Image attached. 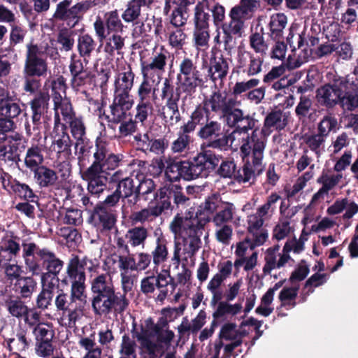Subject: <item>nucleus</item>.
<instances>
[{
  "instance_id": "obj_24",
  "label": "nucleus",
  "mask_w": 358,
  "mask_h": 358,
  "mask_svg": "<svg viewBox=\"0 0 358 358\" xmlns=\"http://www.w3.org/2000/svg\"><path fill=\"white\" fill-rule=\"evenodd\" d=\"M263 62V57L255 56L250 51L238 49L237 67L248 76H252L261 72Z\"/></svg>"
},
{
  "instance_id": "obj_12",
  "label": "nucleus",
  "mask_w": 358,
  "mask_h": 358,
  "mask_svg": "<svg viewBox=\"0 0 358 358\" xmlns=\"http://www.w3.org/2000/svg\"><path fill=\"white\" fill-rule=\"evenodd\" d=\"M200 125L197 136L205 141L206 146L214 149L225 150L228 146L229 137L224 133L222 124L213 120L212 117H204L203 120L196 123Z\"/></svg>"
},
{
  "instance_id": "obj_23",
  "label": "nucleus",
  "mask_w": 358,
  "mask_h": 358,
  "mask_svg": "<svg viewBox=\"0 0 358 358\" xmlns=\"http://www.w3.org/2000/svg\"><path fill=\"white\" fill-rule=\"evenodd\" d=\"M225 122L229 127L234 128V133L248 134L249 130L255 129L257 120L250 115H245L243 110L236 106Z\"/></svg>"
},
{
  "instance_id": "obj_27",
  "label": "nucleus",
  "mask_w": 358,
  "mask_h": 358,
  "mask_svg": "<svg viewBox=\"0 0 358 358\" xmlns=\"http://www.w3.org/2000/svg\"><path fill=\"white\" fill-rule=\"evenodd\" d=\"M50 95L44 91H39L29 101L31 110V120L34 129H38L41 124L42 116L48 113L49 108Z\"/></svg>"
},
{
  "instance_id": "obj_25",
  "label": "nucleus",
  "mask_w": 358,
  "mask_h": 358,
  "mask_svg": "<svg viewBox=\"0 0 358 358\" xmlns=\"http://www.w3.org/2000/svg\"><path fill=\"white\" fill-rule=\"evenodd\" d=\"M341 96L338 105L348 110H354L358 107V86L346 78H340Z\"/></svg>"
},
{
  "instance_id": "obj_19",
  "label": "nucleus",
  "mask_w": 358,
  "mask_h": 358,
  "mask_svg": "<svg viewBox=\"0 0 358 358\" xmlns=\"http://www.w3.org/2000/svg\"><path fill=\"white\" fill-rule=\"evenodd\" d=\"M199 122L192 115L190 120L180 127L177 138L171 143V150L174 153H181L189 150L194 142L193 133Z\"/></svg>"
},
{
  "instance_id": "obj_8",
  "label": "nucleus",
  "mask_w": 358,
  "mask_h": 358,
  "mask_svg": "<svg viewBox=\"0 0 358 358\" xmlns=\"http://www.w3.org/2000/svg\"><path fill=\"white\" fill-rule=\"evenodd\" d=\"M266 142L264 129L259 128L253 129L251 134H246V136L241 139L240 152L243 161L249 160L248 157L251 155L250 165L256 171V175H261L264 170L262 160Z\"/></svg>"
},
{
  "instance_id": "obj_58",
  "label": "nucleus",
  "mask_w": 358,
  "mask_h": 358,
  "mask_svg": "<svg viewBox=\"0 0 358 358\" xmlns=\"http://www.w3.org/2000/svg\"><path fill=\"white\" fill-rule=\"evenodd\" d=\"M23 76V90L29 94H34L38 93L41 87V80L40 77L27 76L26 73H22Z\"/></svg>"
},
{
  "instance_id": "obj_47",
  "label": "nucleus",
  "mask_w": 358,
  "mask_h": 358,
  "mask_svg": "<svg viewBox=\"0 0 358 358\" xmlns=\"http://www.w3.org/2000/svg\"><path fill=\"white\" fill-rule=\"evenodd\" d=\"M235 207L232 203L224 202L213 216L211 220L217 227H221L232 220Z\"/></svg>"
},
{
  "instance_id": "obj_17",
  "label": "nucleus",
  "mask_w": 358,
  "mask_h": 358,
  "mask_svg": "<svg viewBox=\"0 0 358 358\" xmlns=\"http://www.w3.org/2000/svg\"><path fill=\"white\" fill-rule=\"evenodd\" d=\"M51 144L48 148L50 157L63 162L59 163L58 166H68L67 161L72 155L73 145V141L68 131H61V134L51 135Z\"/></svg>"
},
{
  "instance_id": "obj_9",
  "label": "nucleus",
  "mask_w": 358,
  "mask_h": 358,
  "mask_svg": "<svg viewBox=\"0 0 358 358\" xmlns=\"http://www.w3.org/2000/svg\"><path fill=\"white\" fill-rule=\"evenodd\" d=\"M204 68L199 66L196 59L184 57L179 62L176 80L194 97L197 89L207 81V76L201 72Z\"/></svg>"
},
{
  "instance_id": "obj_5",
  "label": "nucleus",
  "mask_w": 358,
  "mask_h": 358,
  "mask_svg": "<svg viewBox=\"0 0 358 358\" xmlns=\"http://www.w3.org/2000/svg\"><path fill=\"white\" fill-rule=\"evenodd\" d=\"M92 292L95 294L92 306L96 315H107L112 312L123 313L129 306V300L125 294H116L108 273H102L92 282Z\"/></svg>"
},
{
  "instance_id": "obj_41",
  "label": "nucleus",
  "mask_w": 358,
  "mask_h": 358,
  "mask_svg": "<svg viewBox=\"0 0 358 358\" xmlns=\"http://www.w3.org/2000/svg\"><path fill=\"white\" fill-rule=\"evenodd\" d=\"M134 76L129 64L124 66L122 71L119 72L115 80V92H129L134 85Z\"/></svg>"
},
{
  "instance_id": "obj_43",
  "label": "nucleus",
  "mask_w": 358,
  "mask_h": 358,
  "mask_svg": "<svg viewBox=\"0 0 358 358\" xmlns=\"http://www.w3.org/2000/svg\"><path fill=\"white\" fill-rule=\"evenodd\" d=\"M148 235V229L145 227H134L127 230L125 239L132 247L141 246L143 248Z\"/></svg>"
},
{
  "instance_id": "obj_31",
  "label": "nucleus",
  "mask_w": 358,
  "mask_h": 358,
  "mask_svg": "<svg viewBox=\"0 0 358 358\" xmlns=\"http://www.w3.org/2000/svg\"><path fill=\"white\" fill-rule=\"evenodd\" d=\"M229 64L222 53H214L210 59V66L208 69L207 78L215 82L217 80H223L227 76Z\"/></svg>"
},
{
  "instance_id": "obj_35",
  "label": "nucleus",
  "mask_w": 358,
  "mask_h": 358,
  "mask_svg": "<svg viewBox=\"0 0 358 358\" xmlns=\"http://www.w3.org/2000/svg\"><path fill=\"white\" fill-rule=\"evenodd\" d=\"M153 3L154 0H131L127 3L122 18L126 22H133L141 16L142 7L150 8Z\"/></svg>"
},
{
  "instance_id": "obj_14",
  "label": "nucleus",
  "mask_w": 358,
  "mask_h": 358,
  "mask_svg": "<svg viewBox=\"0 0 358 358\" xmlns=\"http://www.w3.org/2000/svg\"><path fill=\"white\" fill-rule=\"evenodd\" d=\"M243 162V166L238 169L233 159H222L215 173L220 178L233 179L238 183L254 184L259 175H256V171L251 168L250 160Z\"/></svg>"
},
{
  "instance_id": "obj_18",
  "label": "nucleus",
  "mask_w": 358,
  "mask_h": 358,
  "mask_svg": "<svg viewBox=\"0 0 358 358\" xmlns=\"http://www.w3.org/2000/svg\"><path fill=\"white\" fill-rule=\"evenodd\" d=\"M134 104V101L129 96V92H115L113 103L110 106L111 117L105 115L109 128L113 129V124H117L127 115Z\"/></svg>"
},
{
  "instance_id": "obj_36",
  "label": "nucleus",
  "mask_w": 358,
  "mask_h": 358,
  "mask_svg": "<svg viewBox=\"0 0 358 358\" xmlns=\"http://www.w3.org/2000/svg\"><path fill=\"white\" fill-rule=\"evenodd\" d=\"M289 116V113L280 109L272 110L266 116L264 127L267 129L274 128L278 131H282L288 124Z\"/></svg>"
},
{
  "instance_id": "obj_64",
  "label": "nucleus",
  "mask_w": 358,
  "mask_h": 358,
  "mask_svg": "<svg viewBox=\"0 0 358 358\" xmlns=\"http://www.w3.org/2000/svg\"><path fill=\"white\" fill-rule=\"evenodd\" d=\"M337 119L331 115H325L319 122L317 126V133L327 137L329 134L337 126Z\"/></svg>"
},
{
  "instance_id": "obj_61",
  "label": "nucleus",
  "mask_w": 358,
  "mask_h": 358,
  "mask_svg": "<svg viewBox=\"0 0 358 358\" xmlns=\"http://www.w3.org/2000/svg\"><path fill=\"white\" fill-rule=\"evenodd\" d=\"M136 110L135 120L143 123L148 115L152 113L153 106L151 101H138Z\"/></svg>"
},
{
  "instance_id": "obj_50",
  "label": "nucleus",
  "mask_w": 358,
  "mask_h": 358,
  "mask_svg": "<svg viewBox=\"0 0 358 358\" xmlns=\"http://www.w3.org/2000/svg\"><path fill=\"white\" fill-rule=\"evenodd\" d=\"M10 27L9 43L10 46H15L17 44L23 43L27 33L24 27L17 20L9 23Z\"/></svg>"
},
{
  "instance_id": "obj_52",
  "label": "nucleus",
  "mask_w": 358,
  "mask_h": 358,
  "mask_svg": "<svg viewBox=\"0 0 358 358\" xmlns=\"http://www.w3.org/2000/svg\"><path fill=\"white\" fill-rule=\"evenodd\" d=\"M51 92L53 101L56 102L62 99L63 96L66 95L67 85L66 78L63 76H57L51 80Z\"/></svg>"
},
{
  "instance_id": "obj_40",
  "label": "nucleus",
  "mask_w": 358,
  "mask_h": 358,
  "mask_svg": "<svg viewBox=\"0 0 358 358\" xmlns=\"http://www.w3.org/2000/svg\"><path fill=\"white\" fill-rule=\"evenodd\" d=\"M155 185L154 181L150 178L143 177L141 180L138 179L136 187V194L131 199L128 200L130 205H136L141 198L147 201L149 199L148 195L155 193Z\"/></svg>"
},
{
  "instance_id": "obj_48",
  "label": "nucleus",
  "mask_w": 358,
  "mask_h": 358,
  "mask_svg": "<svg viewBox=\"0 0 358 358\" xmlns=\"http://www.w3.org/2000/svg\"><path fill=\"white\" fill-rule=\"evenodd\" d=\"M96 43L92 37L88 34L79 36L78 39V50L80 57H83V61L87 64L88 59L92 52L94 50Z\"/></svg>"
},
{
  "instance_id": "obj_38",
  "label": "nucleus",
  "mask_w": 358,
  "mask_h": 358,
  "mask_svg": "<svg viewBox=\"0 0 358 358\" xmlns=\"http://www.w3.org/2000/svg\"><path fill=\"white\" fill-rule=\"evenodd\" d=\"M287 24V17L282 13L273 14L268 23L269 37L272 40L283 39V30Z\"/></svg>"
},
{
  "instance_id": "obj_39",
  "label": "nucleus",
  "mask_w": 358,
  "mask_h": 358,
  "mask_svg": "<svg viewBox=\"0 0 358 358\" xmlns=\"http://www.w3.org/2000/svg\"><path fill=\"white\" fill-rule=\"evenodd\" d=\"M34 275L31 273L30 276H22L15 282V291L19 294L17 297L24 300L31 299L33 293L37 289V282L34 278Z\"/></svg>"
},
{
  "instance_id": "obj_30",
  "label": "nucleus",
  "mask_w": 358,
  "mask_h": 358,
  "mask_svg": "<svg viewBox=\"0 0 358 358\" xmlns=\"http://www.w3.org/2000/svg\"><path fill=\"white\" fill-rule=\"evenodd\" d=\"M259 7V0H241L239 4L231 8L229 16L230 19L244 26L245 21L250 17V13Z\"/></svg>"
},
{
  "instance_id": "obj_54",
  "label": "nucleus",
  "mask_w": 358,
  "mask_h": 358,
  "mask_svg": "<svg viewBox=\"0 0 358 358\" xmlns=\"http://www.w3.org/2000/svg\"><path fill=\"white\" fill-rule=\"evenodd\" d=\"M12 261H8L6 262L0 263V268L3 269L4 274L7 279L10 281L18 280L22 278V267L18 265L17 262L11 264Z\"/></svg>"
},
{
  "instance_id": "obj_33",
  "label": "nucleus",
  "mask_w": 358,
  "mask_h": 358,
  "mask_svg": "<svg viewBox=\"0 0 358 358\" xmlns=\"http://www.w3.org/2000/svg\"><path fill=\"white\" fill-rule=\"evenodd\" d=\"M85 294L71 289L70 295H69L61 290V292L57 295L55 299L57 310L62 311L63 315H64L66 311L76 306V303H81L82 298Z\"/></svg>"
},
{
  "instance_id": "obj_20",
  "label": "nucleus",
  "mask_w": 358,
  "mask_h": 358,
  "mask_svg": "<svg viewBox=\"0 0 358 358\" xmlns=\"http://www.w3.org/2000/svg\"><path fill=\"white\" fill-rule=\"evenodd\" d=\"M182 94L184 95L182 97L183 103L187 99H192L194 98L181 83L177 82V86L174 85L173 78L169 72L168 76L163 78L161 85L159 95L161 99L165 101V102L180 100Z\"/></svg>"
},
{
  "instance_id": "obj_11",
  "label": "nucleus",
  "mask_w": 358,
  "mask_h": 358,
  "mask_svg": "<svg viewBox=\"0 0 358 358\" xmlns=\"http://www.w3.org/2000/svg\"><path fill=\"white\" fill-rule=\"evenodd\" d=\"M88 262L92 264V261L87 257L80 259L78 255H73L67 264L66 274L59 278L61 284H71V289L85 294V268Z\"/></svg>"
},
{
  "instance_id": "obj_34",
  "label": "nucleus",
  "mask_w": 358,
  "mask_h": 358,
  "mask_svg": "<svg viewBox=\"0 0 358 358\" xmlns=\"http://www.w3.org/2000/svg\"><path fill=\"white\" fill-rule=\"evenodd\" d=\"M43 147L42 144H32L26 150L23 162L25 167L30 171L43 165L44 162Z\"/></svg>"
},
{
  "instance_id": "obj_57",
  "label": "nucleus",
  "mask_w": 358,
  "mask_h": 358,
  "mask_svg": "<svg viewBox=\"0 0 358 358\" xmlns=\"http://www.w3.org/2000/svg\"><path fill=\"white\" fill-rule=\"evenodd\" d=\"M180 100H175L171 101L165 102V105L162 107V115L164 119H166L164 110L166 108L169 113V122L171 124H177L181 119V115L179 110L178 102Z\"/></svg>"
},
{
  "instance_id": "obj_21",
  "label": "nucleus",
  "mask_w": 358,
  "mask_h": 358,
  "mask_svg": "<svg viewBox=\"0 0 358 358\" xmlns=\"http://www.w3.org/2000/svg\"><path fill=\"white\" fill-rule=\"evenodd\" d=\"M0 182L4 189L22 199L29 201L30 199L36 196L34 191L27 184L13 178L10 173L4 171H2L0 174Z\"/></svg>"
},
{
  "instance_id": "obj_26",
  "label": "nucleus",
  "mask_w": 358,
  "mask_h": 358,
  "mask_svg": "<svg viewBox=\"0 0 358 358\" xmlns=\"http://www.w3.org/2000/svg\"><path fill=\"white\" fill-rule=\"evenodd\" d=\"M221 29L223 33L224 50L228 55L231 56L236 45V36H242L244 26L230 19L229 22H226Z\"/></svg>"
},
{
  "instance_id": "obj_6",
  "label": "nucleus",
  "mask_w": 358,
  "mask_h": 358,
  "mask_svg": "<svg viewBox=\"0 0 358 358\" xmlns=\"http://www.w3.org/2000/svg\"><path fill=\"white\" fill-rule=\"evenodd\" d=\"M15 128L13 119L0 117V164L20 169L21 155L27 148V141L17 132L8 134Z\"/></svg>"
},
{
  "instance_id": "obj_42",
  "label": "nucleus",
  "mask_w": 358,
  "mask_h": 358,
  "mask_svg": "<svg viewBox=\"0 0 358 358\" xmlns=\"http://www.w3.org/2000/svg\"><path fill=\"white\" fill-rule=\"evenodd\" d=\"M208 8V1H199L194 8V22L196 29H209L210 17Z\"/></svg>"
},
{
  "instance_id": "obj_2",
  "label": "nucleus",
  "mask_w": 358,
  "mask_h": 358,
  "mask_svg": "<svg viewBox=\"0 0 358 358\" xmlns=\"http://www.w3.org/2000/svg\"><path fill=\"white\" fill-rule=\"evenodd\" d=\"M22 248L27 270L41 276L43 288L36 297V308L46 310L52 303V289L59 285V274L64 262L51 248L41 247L34 241H24Z\"/></svg>"
},
{
  "instance_id": "obj_3",
  "label": "nucleus",
  "mask_w": 358,
  "mask_h": 358,
  "mask_svg": "<svg viewBox=\"0 0 358 358\" xmlns=\"http://www.w3.org/2000/svg\"><path fill=\"white\" fill-rule=\"evenodd\" d=\"M224 203L220 194H213L199 206L194 217L191 215L189 217H182L178 215L171 222V231L182 239L184 251L189 256H194L201 248V236L205 225L211 220Z\"/></svg>"
},
{
  "instance_id": "obj_44",
  "label": "nucleus",
  "mask_w": 358,
  "mask_h": 358,
  "mask_svg": "<svg viewBox=\"0 0 358 358\" xmlns=\"http://www.w3.org/2000/svg\"><path fill=\"white\" fill-rule=\"evenodd\" d=\"M157 275L155 276L156 287L159 290V293L157 295L156 300L160 302H163L168 295L167 286L172 285L173 287H175V283L173 278L170 275L169 270L164 269L161 273H157Z\"/></svg>"
},
{
  "instance_id": "obj_28",
  "label": "nucleus",
  "mask_w": 358,
  "mask_h": 358,
  "mask_svg": "<svg viewBox=\"0 0 358 358\" xmlns=\"http://www.w3.org/2000/svg\"><path fill=\"white\" fill-rule=\"evenodd\" d=\"M172 57L171 67L173 66V56L164 47H161L159 51H155L150 58V62L142 64V74L146 76H150L152 71L164 72L166 66L168 59Z\"/></svg>"
},
{
  "instance_id": "obj_55",
  "label": "nucleus",
  "mask_w": 358,
  "mask_h": 358,
  "mask_svg": "<svg viewBox=\"0 0 358 358\" xmlns=\"http://www.w3.org/2000/svg\"><path fill=\"white\" fill-rule=\"evenodd\" d=\"M93 76L90 71H85L76 75H71V86L75 91H79L86 85H90Z\"/></svg>"
},
{
  "instance_id": "obj_60",
  "label": "nucleus",
  "mask_w": 358,
  "mask_h": 358,
  "mask_svg": "<svg viewBox=\"0 0 358 358\" xmlns=\"http://www.w3.org/2000/svg\"><path fill=\"white\" fill-rule=\"evenodd\" d=\"M208 11L211 12L213 21L215 27H222L225 23V8L220 3L216 2L210 5L208 3Z\"/></svg>"
},
{
  "instance_id": "obj_62",
  "label": "nucleus",
  "mask_w": 358,
  "mask_h": 358,
  "mask_svg": "<svg viewBox=\"0 0 358 358\" xmlns=\"http://www.w3.org/2000/svg\"><path fill=\"white\" fill-rule=\"evenodd\" d=\"M73 31L69 27L62 28L57 34V43L62 45L66 51L71 50L74 45V39L72 38Z\"/></svg>"
},
{
  "instance_id": "obj_29",
  "label": "nucleus",
  "mask_w": 358,
  "mask_h": 358,
  "mask_svg": "<svg viewBox=\"0 0 358 358\" xmlns=\"http://www.w3.org/2000/svg\"><path fill=\"white\" fill-rule=\"evenodd\" d=\"M36 184L41 189H50L58 184L59 176L55 169L41 165L31 171Z\"/></svg>"
},
{
  "instance_id": "obj_16",
  "label": "nucleus",
  "mask_w": 358,
  "mask_h": 358,
  "mask_svg": "<svg viewBox=\"0 0 358 358\" xmlns=\"http://www.w3.org/2000/svg\"><path fill=\"white\" fill-rule=\"evenodd\" d=\"M88 222L99 233L108 235L116 228L117 215L112 208L103 206V204H96V207L88 217Z\"/></svg>"
},
{
  "instance_id": "obj_45",
  "label": "nucleus",
  "mask_w": 358,
  "mask_h": 358,
  "mask_svg": "<svg viewBox=\"0 0 358 358\" xmlns=\"http://www.w3.org/2000/svg\"><path fill=\"white\" fill-rule=\"evenodd\" d=\"M169 192L171 193V184L161 187L153 193L154 199L157 201V205L154 207L159 210V215L165 210H172L173 208V206L171 204L172 194H168Z\"/></svg>"
},
{
  "instance_id": "obj_63",
  "label": "nucleus",
  "mask_w": 358,
  "mask_h": 358,
  "mask_svg": "<svg viewBox=\"0 0 358 358\" xmlns=\"http://www.w3.org/2000/svg\"><path fill=\"white\" fill-rule=\"evenodd\" d=\"M106 27L109 34L110 31L122 30V24L117 10L106 13Z\"/></svg>"
},
{
  "instance_id": "obj_4",
  "label": "nucleus",
  "mask_w": 358,
  "mask_h": 358,
  "mask_svg": "<svg viewBox=\"0 0 358 358\" xmlns=\"http://www.w3.org/2000/svg\"><path fill=\"white\" fill-rule=\"evenodd\" d=\"M221 158L211 150H204L190 160L170 159L165 170L167 179L175 182L183 179L190 181L198 178H206L215 170Z\"/></svg>"
},
{
  "instance_id": "obj_49",
  "label": "nucleus",
  "mask_w": 358,
  "mask_h": 358,
  "mask_svg": "<svg viewBox=\"0 0 358 358\" xmlns=\"http://www.w3.org/2000/svg\"><path fill=\"white\" fill-rule=\"evenodd\" d=\"M22 112L20 104L16 102L13 96L9 97L6 101L0 105V115L5 117L14 119Z\"/></svg>"
},
{
  "instance_id": "obj_1",
  "label": "nucleus",
  "mask_w": 358,
  "mask_h": 358,
  "mask_svg": "<svg viewBox=\"0 0 358 358\" xmlns=\"http://www.w3.org/2000/svg\"><path fill=\"white\" fill-rule=\"evenodd\" d=\"M66 123L78 149L77 159L81 178L88 182L92 192H97L107 180L101 173L120 166L122 155L111 152L107 142L99 136L94 143L88 138L83 116L77 115Z\"/></svg>"
},
{
  "instance_id": "obj_32",
  "label": "nucleus",
  "mask_w": 358,
  "mask_h": 358,
  "mask_svg": "<svg viewBox=\"0 0 358 358\" xmlns=\"http://www.w3.org/2000/svg\"><path fill=\"white\" fill-rule=\"evenodd\" d=\"M17 236L5 238L0 242V263L13 261L19 256L20 252V245L17 241H19Z\"/></svg>"
},
{
  "instance_id": "obj_13",
  "label": "nucleus",
  "mask_w": 358,
  "mask_h": 358,
  "mask_svg": "<svg viewBox=\"0 0 358 358\" xmlns=\"http://www.w3.org/2000/svg\"><path fill=\"white\" fill-rule=\"evenodd\" d=\"M119 166H117L118 168ZM117 169L115 167L111 170H107L101 173V175L105 176L107 179L103 187L99 189L97 192H92L89 189L87 186V190L92 195L99 196L107 187V183L109 184L110 187L115 186L116 189L120 192V194L123 199H131L136 194V182H138V178H133L132 176H124V173L121 170L115 171L113 174H110V171H115Z\"/></svg>"
},
{
  "instance_id": "obj_46",
  "label": "nucleus",
  "mask_w": 358,
  "mask_h": 358,
  "mask_svg": "<svg viewBox=\"0 0 358 358\" xmlns=\"http://www.w3.org/2000/svg\"><path fill=\"white\" fill-rule=\"evenodd\" d=\"M25 300L16 297L13 299L11 296L5 299V306L8 313L18 319L24 318L27 315L29 307L25 305Z\"/></svg>"
},
{
  "instance_id": "obj_7",
  "label": "nucleus",
  "mask_w": 358,
  "mask_h": 358,
  "mask_svg": "<svg viewBox=\"0 0 358 358\" xmlns=\"http://www.w3.org/2000/svg\"><path fill=\"white\" fill-rule=\"evenodd\" d=\"M240 105L241 101H237L236 97H228L226 94L217 90L196 106L191 115L199 122L204 117H210L211 113H215L220 114L226 121L236 107Z\"/></svg>"
},
{
  "instance_id": "obj_22",
  "label": "nucleus",
  "mask_w": 358,
  "mask_h": 358,
  "mask_svg": "<svg viewBox=\"0 0 358 358\" xmlns=\"http://www.w3.org/2000/svg\"><path fill=\"white\" fill-rule=\"evenodd\" d=\"M340 96V78L321 86L316 91L318 103L327 108H333L338 105Z\"/></svg>"
},
{
  "instance_id": "obj_51",
  "label": "nucleus",
  "mask_w": 358,
  "mask_h": 358,
  "mask_svg": "<svg viewBox=\"0 0 358 358\" xmlns=\"http://www.w3.org/2000/svg\"><path fill=\"white\" fill-rule=\"evenodd\" d=\"M250 48L256 52L263 57L266 54L268 45L264 38V29L261 28V32L252 33L249 36Z\"/></svg>"
},
{
  "instance_id": "obj_56",
  "label": "nucleus",
  "mask_w": 358,
  "mask_h": 358,
  "mask_svg": "<svg viewBox=\"0 0 358 358\" xmlns=\"http://www.w3.org/2000/svg\"><path fill=\"white\" fill-rule=\"evenodd\" d=\"M58 108H60L61 114L66 122L77 116L69 99H60L54 102L55 110H58Z\"/></svg>"
},
{
  "instance_id": "obj_53",
  "label": "nucleus",
  "mask_w": 358,
  "mask_h": 358,
  "mask_svg": "<svg viewBox=\"0 0 358 358\" xmlns=\"http://www.w3.org/2000/svg\"><path fill=\"white\" fill-rule=\"evenodd\" d=\"M138 101H151V95L155 94V88L149 80V76H143V81L138 87Z\"/></svg>"
},
{
  "instance_id": "obj_59",
  "label": "nucleus",
  "mask_w": 358,
  "mask_h": 358,
  "mask_svg": "<svg viewBox=\"0 0 358 358\" xmlns=\"http://www.w3.org/2000/svg\"><path fill=\"white\" fill-rule=\"evenodd\" d=\"M159 215H160L159 210H157V208L152 206L148 208H143L140 211L134 213L131 215V218L132 222L135 223H143L146 221L152 220L154 217H156Z\"/></svg>"
},
{
  "instance_id": "obj_10",
  "label": "nucleus",
  "mask_w": 358,
  "mask_h": 358,
  "mask_svg": "<svg viewBox=\"0 0 358 358\" xmlns=\"http://www.w3.org/2000/svg\"><path fill=\"white\" fill-rule=\"evenodd\" d=\"M71 0H62L56 5L52 15L55 22H65L69 29L76 27L83 19L84 14L91 8L90 1L77 2L71 6Z\"/></svg>"
},
{
  "instance_id": "obj_15",
  "label": "nucleus",
  "mask_w": 358,
  "mask_h": 358,
  "mask_svg": "<svg viewBox=\"0 0 358 358\" xmlns=\"http://www.w3.org/2000/svg\"><path fill=\"white\" fill-rule=\"evenodd\" d=\"M48 62L43 52L37 44H27V52L22 73L30 76L45 77L48 72Z\"/></svg>"
},
{
  "instance_id": "obj_37",
  "label": "nucleus",
  "mask_w": 358,
  "mask_h": 358,
  "mask_svg": "<svg viewBox=\"0 0 358 358\" xmlns=\"http://www.w3.org/2000/svg\"><path fill=\"white\" fill-rule=\"evenodd\" d=\"M150 255L154 265L153 271L157 273L159 265L166 262L169 257L167 240L162 236L157 237L155 241V246Z\"/></svg>"
}]
</instances>
